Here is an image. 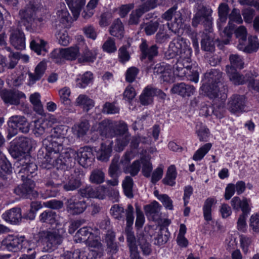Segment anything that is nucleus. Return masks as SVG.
<instances>
[{"mask_svg":"<svg viewBox=\"0 0 259 259\" xmlns=\"http://www.w3.org/2000/svg\"><path fill=\"white\" fill-rule=\"evenodd\" d=\"M62 138L51 136L43 140L45 151L40 150L38 153H46L41 159V166L46 169L56 167L57 169H68L72 166L73 158L69 151L60 153L63 149Z\"/></svg>","mask_w":259,"mask_h":259,"instance_id":"obj_1","label":"nucleus"},{"mask_svg":"<svg viewBox=\"0 0 259 259\" xmlns=\"http://www.w3.org/2000/svg\"><path fill=\"white\" fill-rule=\"evenodd\" d=\"M222 72L218 69H211L205 74V83L201 89L210 98H227V87L223 82Z\"/></svg>","mask_w":259,"mask_h":259,"instance_id":"obj_2","label":"nucleus"},{"mask_svg":"<svg viewBox=\"0 0 259 259\" xmlns=\"http://www.w3.org/2000/svg\"><path fill=\"white\" fill-rule=\"evenodd\" d=\"M62 171L57 173L58 178L55 179L54 181H49L47 185L54 187L62 186L65 191H73L78 189L81 185L82 182L80 175H69L66 169H61Z\"/></svg>","mask_w":259,"mask_h":259,"instance_id":"obj_3","label":"nucleus"},{"mask_svg":"<svg viewBox=\"0 0 259 259\" xmlns=\"http://www.w3.org/2000/svg\"><path fill=\"white\" fill-rule=\"evenodd\" d=\"M212 12V10L209 7L202 6L198 10L192 19V26L197 27L199 24L201 23L204 28V30H210L213 29Z\"/></svg>","mask_w":259,"mask_h":259,"instance_id":"obj_4","label":"nucleus"},{"mask_svg":"<svg viewBox=\"0 0 259 259\" xmlns=\"http://www.w3.org/2000/svg\"><path fill=\"white\" fill-rule=\"evenodd\" d=\"M229 22L228 25L220 32L222 41L225 45L229 44L231 39L235 27L233 22H234L238 24H241L243 22L240 11L236 8H234L232 10L231 13L229 15Z\"/></svg>","mask_w":259,"mask_h":259,"instance_id":"obj_5","label":"nucleus"},{"mask_svg":"<svg viewBox=\"0 0 259 259\" xmlns=\"http://www.w3.org/2000/svg\"><path fill=\"white\" fill-rule=\"evenodd\" d=\"M41 236L45 242L44 249L48 252L56 249L63 241V237L57 229L42 231Z\"/></svg>","mask_w":259,"mask_h":259,"instance_id":"obj_6","label":"nucleus"},{"mask_svg":"<svg viewBox=\"0 0 259 259\" xmlns=\"http://www.w3.org/2000/svg\"><path fill=\"white\" fill-rule=\"evenodd\" d=\"M134 212L133 206L131 204H128L126 209V226L125 229V233L130 251L137 249L136 237L132 227L134 220Z\"/></svg>","mask_w":259,"mask_h":259,"instance_id":"obj_7","label":"nucleus"},{"mask_svg":"<svg viewBox=\"0 0 259 259\" xmlns=\"http://www.w3.org/2000/svg\"><path fill=\"white\" fill-rule=\"evenodd\" d=\"M29 241L25 239L24 236L9 235L2 242V245L9 251L16 252L25 249Z\"/></svg>","mask_w":259,"mask_h":259,"instance_id":"obj_8","label":"nucleus"},{"mask_svg":"<svg viewBox=\"0 0 259 259\" xmlns=\"http://www.w3.org/2000/svg\"><path fill=\"white\" fill-rule=\"evenodd\" d=\"M141 2L142 4L130 14L128 20L130 25L139 24L140 18L145 13L157 6V0H141Z\"/></svg>","mask_w":259,"mask_h":259,"instance_id":"obj_9","label":"nucleus"},{"mask_svg":"<svg viewBox=\"0 0 259 259\" xmlns=\"http://www.w3.org/2000/svg\"><path fill=\"white\" fill-rule=\"evenodd\" d=\"M23 183L18 185L14 189V192L18 196L31 199L37 196V193L34 190L35 183L30 178L22 179Z\"/></svg>","mask_w":259,"mask_h":259,"instance_id":"obj_10","label":"nucleus"},{"mask_svg":"<svg viewBox=\"0 0 259 259\" xmlns=\"http://www.w3.org/2000/svg\"><path fill=\"white\" fill-rule=\"evenodd\" d=\"M185 49H188L185 46V40L181 37H178L169 43L167 50L164 52V58L170 60L177 56H181Z\"/></svg>","mask_w":259,"mask_h":259,"instance_id":"obj_11","label":"nucleus"},{"mask_svg":"<svg viewBox=\"0 0 259 259\" xmlns=\"http://www.w3.org/2000/svg\"><path fill=\"white\" fill-rule=\"evenodd\" d=\"M67 211L73 215L82 213L87 207L86 202L75 196L68 199L65 203Z\"/></svg>","mask_w":259,"mask_h":259,"instance_id":"obj_12","label":"nucleus"},{"mask_svg":"<svg viewBox=\"0 0 259 259\" xmlns=\"http://www.w3.org/2000/svg\"><path fill=\"white\" fill-rule=\"evenodd\" d=\"M36 10V8L34 4L32 2H29L27 4L24 9L19 12L21 22L26 26L27 29L32 27L33 25Z\"/></svg>","mask_w":259,"mask_h":259,"instance_id":"obj_13","label":"nucleus"},{"mask_svg":"<svg viewBox=\"0 0 259 259\" xmlns=\"http://www.w3.org/2000/svg\"><path fill=\"white\" fill-rule=\"evenodd\" d=\"M8 123L9 127L14 130L15 134L18 131L23 133H27L29 131V123L24 116H13L9 118Z\"/></svg>","mask_w":259,"mask_h":259,"instance_id":"obj_14","label":"nucleus"},{"mask_svg":"<svg viewBox=\"0 0 259 259\" xmlns=\"http://www.w3.org/2000/svg\"><path fill=\"white\" fill-rule=\"evenodd\" d=\"M1 97L5 103L17 105L20 100L25 98V94L17 90H4L2 91Z\"/></svg>","mask_w":259,"mask_h":259,"instance_id":"obj_15","label":"nucleus"},{"mask_svg":"<svg viewBox=\"0 0 259 259\" xmlns=\"http://www.w3.org/2000/svg\"><path fill=\"white\" fill-rule=\"evenodd\" d=\"M79 163L84 167L91 165L94 156L92 149L88 146L80 148L77 152Z\"/></svg>","mask_w":259,"mask_h":259,"instance_id":"obj_16","label":"nucleus"},{"mask_svg":"<svg viewBox=\"0 0 259 259\" xmlns=\"http://www.w3.org/2000/svg\"><path fill=\"white\" fill-rule=\"evenodd\" d=\"M245 105V98L243 96L234 95L228 103V109L232 113L242 112Z\"/></svg>","mask_w":259,"mask_h":259,"instance_id":"obj_17","label":"nucleus"},{"mask_svg":"<svg viewBox=\"0 0 259 259\" xmlns=\"http://www.w3.org/2000/svg\"><path fill=\"white\" fill-rule=\"evenodd\" d=\"M10 40L11 45L17 50H22L25 48V35L19 29H11Z\"/></svg>","mask_w":259,"mask_h":259,"instance_id":"obj_18","label":"nucleus"},{"mask_svg":"<svg viewBox=\"0 0 259 259\" xmlns=\"http://www.w3.org/2000/svg\"><path fill=\"white\" fill-rule=\"evenodd\" d=\"M142 52L141 59L143 60L146 58L149 61H152L153 58L158 54V47L156 45L149 46L146 40H143L140 46Z\"/></svg>","mask_w":259,"mask_h":259,"instance_id":"obj_19","label":"nucleus"},{"mask_svg":"<svg viewBox=\"0 0 259 259\" xmlns=\"http://www.w3.org/2000/svg\"><path fill=\"white\" fill-rule=\"evenodd\" d=\"M201 49L207 52H212L215 49L214 36L213 29L204 30L201 41Z\"/></svg>","mask_w":259,"mask_h":259,"instance_id":"obj_20","label":"nucleus"},{"mask_svg":"<svg viewBox=\"0 0 259 259\" xmlns=\"http://www.w3.org/2000/svg\"><path fill=\"white\" fill-rule=\"evenodd\" d=\"M98 131L102 136L112 138L116 136L115 122L105 119L100 122Z\"/></svg>","mask_w":259,"mask_h":259,"instance_id":"obj_21","label":"nucleus"},{"mask_svg":"<svg viewBox=\"0 0 259 259\" xmlns=\"http://www.w3.org/2000/svg\"><path fill=\"white\" fill-rule=\"evenodd\" d=\"M231 81L235 85H241L248 82L250 77V73H246L245 75L240 74L235 68H227L226 70Z\"/></svg>","mask_w":259,"mask_h":259,"instance_id":"obj_22","label":"nucleus"},{"mask_svg":"<svg viewBox=\"0 0 259 259\" xmlns=\"http://www.w3.org/2000/svg\"><path fill=\"white\" fill-rule=\"evenodd\" d=\"M173 94H178L183 97H190L193 95L195 89L192 85L181 82L174 84L171 89Z\"/></svg>","mask_w":259,"mask_h":259,"instance_id":"obj_23","label":"nucleus"},{"mask_svg":"<svg viewBox=\"0 0 259 259\" xmlns=\"http://www.w3.org/2000/svg\"><path fill=\"white\" fill-rule=\"evenodd\" d=\"M25 164H23L22 167L20 170V173H23L24 175H22V179L32 178L36 175V171L37 170V166L34 162L33 160L25 159Z\"/></svg>","mask_w":259,"mask_h":259,"instance_id":"obj_24","label":"nucleus"},{"mask_svg":"<svg viewBox=\"0 0 259 259\" xmlns=\"http://www.w3.org/2000/svg\"><path fill=\"white\" fill-rule=\"evenodd\" d=\"M105 242L107 246L108 251L111 255L116 254L119 247L116 242H115V233L111 231L108 230L105 236Z\"/></svg>","mask_w":259,"mask_h":259,"instance_id":"obj_25","label":"nucleus"},{"mask_svg":"<svg viewBox=\"0 0 259 259\" xmlns=\"http://www.w3.org/2000/svg\"><path fill=\"white\" fill-rule=\"evenodd\" d=\"M3 218L12 224L19 223L22 219L20 208L15 207L6 211L3 214Z\"/></svg>","mask_w":259,"mask_h":259,"instance_id":"obj_26","label":"nucleus"},{"mask_svg":"<svg viewBox=\"0 0 259 259\" xmlns=\"http://www.w3.org/2000/svg\"><path fill=\"white\" fill-rule=\"evenodd\" d=\"M161 206L156 201H154L149 205L145 206V211L147 216L151 217L152 220L156 221L160 217V209Z\"/></svg>","mask_w":259,"mask_h":259,"instance_id":"obj_27","label":"nucleus"},{"mask_svg":"<svg viewBox=\"0 0 259 259\" xmlns=\"http://www.w3.org/2000/svg\"><path fill=\"white\" fill-rule=\"evenodd\" d=\"M147 238L148 236L143 233H140L138 235V244L144 255H149L152 252L151 245Z\"/></svg>","mask_w":259,"mask_h":259,"instance_id":"obj_28","label":"nucleus"},{"mask_svg":"<svg viewBox=\"0 0 259 259\" xmlns=\"http://www.w3.org/2000/svg\"><path fill=\"white\" fill-rule=\"evenodd\" d=\"M231 205L234 210L241 209L242 212H249L250 209L246 198H243L242 200L239 197H233L231 201Z\"/></svg>","mask_w":259,"mask_h":259,"instance_id":"obj_29","label":"nucleus"},{"mask_svg":"<svg viewBox=\"0 0 259 259\" xmlns=\"http://www.w3.org/2000/svg\"><path fill=\"white\" fill-rule=\"evenodd\" d=\"M47 42L43 39L36 37L33 39L30 44V48L35 52L37 55H44L47 52L45 48Z\"/></svg>","mask_w":259,"mask_h":259,"instance_id":"obj_30","label":"nucleus"},{"mask_svg":"<svg viewBox=\"0 0 259 259\" xmlns=\"http://www.w3.org/2000/svg\"><path fill=\"white\" fill-rule=\"evenodd\" d=\"M75 19L85 4V0H65Z\"/></svg>","mask_w":259,"mask_h":259,"instance_id":"obj_31","label":"nucleus"},{"mask_svg":"<svg viewBox=\"0 0 259 259\" xmlns=\"http://www.w3.org/2000/svg\"><path fill=\"white\" fill-rule=\"evenodd\" d=\"M110 34L119 39H121L124 36V27L122 23L119 19L114 21L110 27Z\"/></svg>","mask_w":259,"mask_h":259,"instance_id":"obj_32","label":"nucleus"},{"mask_svg":"<svg viewBox=\"0 0 259 259\" xmlns=\"http://www.w3.org/2000/svg\"><path fill=\"white\" fill-rule=\"evenodd\" d=\"M45 69V63L40 62L35 67L34 73L29 72V85L33 84L36 81L39 80L43 75Z\"/></svg>","mask_w":259,"mask_h":259,"instance_id":"obj_33","label":"nucleus"},{"mask_svg":"<svg viewBox=\"0 0 259 259\" xmlns=\"http://www.w3.org/2000/svg\"><path fill=\"white\" fill-rule=\"evenodd\" d=\"M155 96V88L147 87L140 96L141 103L143 105H147L152 103L153 97Z\"/></svg>","mask_w":259,"mask_h":259,"instance_id":"obj_34","label":"nucleus"},{"mask_svg":"<svg viewBox=\"0 0 259 259\" xmlns=\"http://www.w3.org/2000/svg\"><path fill=\"white\" fill-rule=\"evenodd\" d=\"M90 127L89 121L83 120L80 122L75 124L72 127L74 135L78 138L82 137L86 135Z\"/></svg>","mask_w":259,"mask_h":259,"instance_id":"obj_35","label":"nucleus"},{"mask_svg":"<svg viewBox=\"0 0 259 259\" xmlns=\"http://www.w3.org/2000/svg\"><path fill=\"white\" fill-rule=\"evenodd\" d=\"M57 19L62 24L68 23L71 18L65 5V4H60V7L57 8L56 12Z\"/></svg>","mask_w":259,"mask_h":259,"instance_id":"obj_36","label":"nucleus"},{"mask_svg":"<svg viewBox=\"0 0 259 259\" xmlns=\"http://www.w3.org/2000/svg\"><path fill=\"white\" fill-rule=\"evenodd\" d=\"M105 174L102 169H93L90 176V181L95 184H101L105 181Z\"/></svg>","mask_w":259,"mask_h":259,"instance_id":"obj_37","label":"nucleus"},{"mask_svg":"<svg viewBox=\"0 0 259 259\" xmlns=\"http://www.w3.org/2000/svg\"><path fill=\"white\" fill-rule=\"evenodd\" d=\"M191 50L189 49H185L183 54H181V58L183 60V64L184 66V70L182 72L181 75H189L188 71L191 72L190 70L191 69Z\"/></svg>","mask_w":259,"mask_h":259,"instance_id":"obj_38","label":"nucleus"},{"mask_svg":"<svg viewBox=\"0 0 259 259\" xmlns=\"http://www.w3.org/2000/svg\"><path fill=\"white\" fill-rule=\"evenodd\" d=\"M183 25V18L181 14L179 12L175 14L174 21L172 22L167 23V26L169 30L175 33L179 32L180 29Z\"/></svg>","mask_w":259,"mask_h":259,"instance_id":"obj_39","label":"nucleus"},{"mask_svg":"<svg viewBox=\"0 0 259 259\" xmlns=\"http://www.w3.org/2000/svg\"><path fill=\"white\" fill-rule=\"evenodd\" d=\"M122 188L124 194L130 198L133 197V180L130 176H126L122 181Z\"/></svg>","mask_w":259,"mask_h":259,"instance_id":"obj_40","label":"nucleus"},{"mask_svg":"<svg viewBox=\"0 0 259 259\" xmlns=\"http://www.w3.org/2000/svg\"><path fill=\"white\" fill-rule=\"evenodd\" d=\"M119 157H114L110 164L108 174L110 177H119L121 171L119 164Z\"/></svg>","mask_w":259,"mask_h":259,"instance_id":"obj_41","label":"nucleus"},{"mask_svg":"<svg viewBox=\"0 0 259 259\" xmlns=\"http://www.w3.org/2000/svg\"><path fill=\"white\" fill-rule=\"evenodd\" d=\"M177 176L176 167L174 165H170L167 171L165 177L162 180V182L165 185L172 186L175 184V179Z\"/></svg>","mask_w":259,"mask_h":259,"instance_id":"obj_42","label":"nucleus"},{"mask_svg":"<svg viewBox=\"0 0 259 259\" xmlns=\"http://www.w3.org/2000/svg\"><path fill=\"white\" fill-rule=\"evenodd\" d=\"M93 74L90 71H87L82 74L80 78L76 79V85L80 88H85L93 80Z\"/></svg>","mask_w":259,"mask_h":259,"instance_id":"obj_43","label":"nucleus"},{"mask_svg":"<svg viewBox=\"0 0 259 259\" xmlns=\"http://www.w3.org/2000/svg\"><path fill=\"white\" fill-rule=\"evenodd\" d=\"M126 209L127 208L124 209L123 207L118 204H115L111 207L110 213L114 219L124 221L125 216L126 217Z\"/></svg>","mask_w":259,"mask_h":259,"instance_id":"obj_44","label":"nucleus"},{"mask_svg":"<svg viewBox=\"0 0 259 259\" xmlns=\"http://www.w3.org/2000/svg\"><path fill=\"white\" fill-rule=\"evenodd\" d=\"M63 52L65 60L69 61L76 60L80 54L79 49L76 46L63 49Z\"/></svg>","mask_w":259,"mask_h":259,"instance_id":"obj_45","label":"nucleus"},{"mask_svg":"<svg viewBox=\"0 0 259 259\" xmlns=\"http://www.w3.org/2000/svg\"><path fill=\"white\" fill-rule=\"evenodd\" d=\"M15 144L23 149L26 153L29 151L32 147V141L26 137H19L14 142Z\"/></svg>","mask_w":259,"mask_h":259,"instance_id":"obj_46","label":"nucleus"},{"mask_svg":"<svg viewBox=\"0 0 259 259\" xmlns=\"http://www.w3.org/2000/svg\"><path fill=\"white\" fill-rule=\"evenodd\" d=\"M229 60L230 62V65H227L226 66V70H227V68H233L241 69L244 67V62L243 61L241 57L236 54H232L230 55Z\"/></svg>","mask_w":259,"mask_h":259,"instance_id":"obj_47","label":"nucleus"},{"mask_svg":"<svg viewBox=\"0 0 259 259\" xmlns=\"http://www.w3.org/2000/svg\"><path fill=\"white\" fill-rule=\"evenodd\" d=\"M196 133L200 141H207L209 132L208 128L204 124L201 122L197 123L196 125Z\"/></svg>","mask_w":259,"mask_h":259,"instance_id":"obj_48","label":"nucleus"},{"mask_svg":"<svg viewBox=\"0 0 259 259\" xmlns=\"http://www.w3.org/2000/svg\"><path fill=\"white\" fill-rule=\"evenodd\" d=\"M96 59V54L85 47L82 51L81 56L78 58V62L80 63L93 62Z\"/></svg>","mask_w":259,"mask_h":259,"instance_id":"obj_49","label":"nucleus"},{"mask_svg":"<svg viewBox=\"0 0 259 259\" xmlns=\"http://www.w3.org/2000/svg\"><path fill=\"white\" fill-rule=\"evenodd\" d=\"M141 162L139 160L134 161L131 164L127 165L123 168L125 174H129L131 176H137L141 169Z\"/></svg>","mask_w":259,"mask_h":259,"instance_id":"obj_50","label":"nucleus"},{"mask_svg":"<svg viewBox=\"0 0 259 259\" xmlns=\"http://www.w3.org/2000/svg\"><path fill=\"white\" fill-rule=\"evenodd\" d=\"M215 199L212 198H207L204 202L203 207V215L205 220L210 221L211 220V207L214 203Z\"/></svg>","mask_w":259,"mask_h":259,"instance_id":"obj_51","label":"nucleus"},{"mask_svg":"<svg viewBox=\"0 0 259 259\" xmlns=\"http://www.w3.org/2000/svg\"><path fill=\"white\" fill-rule=\"evenodd\" d=\"M92 234L91 229L88 227H83L80 229L76 233L75 237L76 241L85 242L88 240L90 236Z\"/></svg>","mask_w":259,"mask_h":259,"instance_id":"obj_52","label":"nucleus"},{"mask_svg":"<svg viewBox=\"0 0 259 259\" xmlns=\"http://www.w3.org/2000/svg\"><path fill=\"white\" fill-rule=\"evenodd\" d=\"M71 92L68 87H64L59 91L60 101L61 104L68 107L71 105V100L69 99Z\"/></svg>","mask_w":259,"mask_h":259,"instance_id":"obj_53","label":"nucleus"},{"mask_svg":"<svg viewBox=\"0 0 259 259\" xmlns=\"http://www.w3.org/2000/svg\"><path fill=\"white\" fill-rule=\"evenodd\" d=\"M111 152L112 148L110 146L102 143L100 149L98 152V159L103 161H108L111 155Z\"/></svg>","mask_w":259,"mask_h":259,"instance_id":"obj_54","label":"nucleus"},{"mask_svg":"<svg viewBox=\"0 0 259 259\" xmlns=\"http://www.w3.org/2000/svg\"><path fill=\"white\" fill-rule=\"evenodd\" d=\"M56 218V213L55 211L48 210L40 214L39 220L41 222L52 224L55 222Z\"/></svg>","mask_w":259,"mask_h":259,"instance_id":"obj_55","label":"nucleus"},{"mask_svg":"<svg viewBox=\"0 0 259 259\" xmlns=\"http://www.w3.org/2000/svg\"><path fill=\"white\" fill-rule=\"evenodd\" d=\"M117 136L116 146L117 151L120 152L128 145L131 140V136L130 134H125Z\"/></svg>","mask_w":259,"mask_h":259,"instance_id":"obj_56","label":"nucleus"},{"mask_svg":"<svg viewBox=\"0 0 259 259\" xmlns=\"http://www.w3.org/2000/svg\"><path fill=\"white\" fill-rule=\"evenodd\" d=\"M159 25L157 21H150L149 22L141 25V27L144 28L145 33L147 35H151L155 33Z\"/></svg>","mask_w":259,"mask_h":259,"instance_id":"obj_57","label":"nucleus"},{"mask_svg":"<svg viewBox=\"0 0 259 259\" xmlns=\"http://www.w3.org/2000/svg\"><path fill=\"white\" fill-rule=\"evenodd\" d=\"M229 10L230 9L227 4L222 3L219 5L218 11L219 19L221 22L224 23L226 21Z\"/></svg>","mask_w":259,"mask_h":259,"instance_id":"obj_58","label":"nucleus"},{"mask_svg":"<svg viewBox=\"0 0 259 259\" xmlns=\"http://www.w3.org/2000/svg\"><path fill=\"white\" fill-rule=\"evenodd\" d=\"M212 144L211 143H208L205 144L196 151L193 156V159L196 161L201 160L205 155L210 150Z\"/></svg>","mask_w":259,"mask_h":259,"instance_id":"obj_59","label":"nucleus"},{"mask_svg":"<svg viewBox=\"0 0 259 259\" xmlns=\"http://www.w3.org/2000/svg\"><path fill=\"white\" fill-rule=\"evenodd\" d=\"M30 101L33 105L34 110L39 114H41L43 111L42 106L40 100V95L35 93L30 97Z\"/></svg>","mask_w":259,"mask_h":259,"instance_id":"obj_60","label":"nucleus"},{"mask_svg":"<svg viewBox=\"0 0 259 259\" xmlns=\"http://www.w3.org/2000/svg\"><path fill=\"white\" fill-rule=\"evenodd\" d=\"M168 234L167 230L160 229L154 239V244L160 246L165 243L168 240Z\"/></svg>","mask_w":259,"mask_h":259,"instance_id":"obj_61","label":"nucleus"},{"mask_svg":"<svg viewBox=\"0 0 259 259\" xmlns=\"http://www.w3.org/2000/svg\"><path fill=\"white\" fill-rule=\"evenodd\" d=\"M259 48V42L257 36H250L248 39L246 53H251L256 52Z\"/></svg>","mask_w":259,"mask_h":259,"instance_id":"obj_62","label":"nucleus"},{"mask_svg":"<svg viewBox=\"0 0 259 259\" xmlns=\"http://www.w3.org/2000/svg\"><path fill=\"white\" fill-rule=\"evenodd\" d=\"M64 53L63 49L54 50L51 54V58L53 61L57 64H62L65 60L64 57Z\"/></svg>","mask_w":259,"mask_h":259,"instance_id":"obj_63","label":"nucleus"},{"mask_svg":"<svg viewBox=\"0 0 259 259\" xmlns=\"http://www.w3.org/2000/svg\"><path fill=\"white\" fill-rule=\"evenodd\" d=\"M56 37L59 43L63 46H66L69 44L70 38L68 33L65 29L57 32Z\"/></svg>","mask_w":259,"mask_h":259,"instance_id":"obj_64","label":"nucleus"}]
</instances>
